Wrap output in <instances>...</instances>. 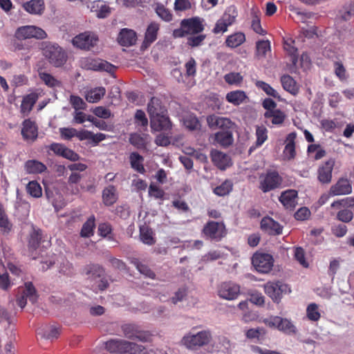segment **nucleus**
<instances>
[{
    "label": "nucleus",
    "instance_id": "nucleus-1",
    "mask_svg": "<svg viewBox=\"0 0 354 354\" xmlns=\"http://www.w3.org/2000/svg\"><path fill=\"white\" fill-rule=\"evenodd\" d=\"M204 29V19L199 17H192L182 19L180 27L173 30L172 36L174 38H183L201 33Z\"/></svg>",
    "mask_w": 354,
    "mask_h": 354
},
{
    "label": "nucleus",
    "instance_id": "nucleus-2",
    "mask_svg": "<svg viewBox=\"0 0 354 354\" xmlns=\"http://www.w3.org/2000/svg\"><path fill=\"white\" fill-rule=\"evenodd\" d=\"M105 348L110 353L119 354H147L143 346L124 339H112L105 343Z\"/></svg>",
    "mask_w": 354,
    "mask_h": 354
},
{
    "label": "nucleus",
    "instance_id": "nucleus-3",
    "mask_svg": "<svg viewBox=\"0 0 354 354\" xmlns=\"http://www.w3.org/2000/svg\"><path fill=\"white\" fill-rule=\"evenodd\" d=\"M310 40V30L302 28V31H299V35L296 39H287L284 41L283 48L290 56L291 62L295 64L298 59V48H303L306 44L308 45Z\"/></svg>",
    "mask_w": 354,
    "mask_h": 354
},
{
    "label": "nucleus",
    "instance_id": "nucleus-4",
    "mask_svg": "<svg viewBox=\"0 0 354 354\" xmlns=\"http://www.w3.org/2000/svg\"><path fill=\"white\" fill-rule=\"evenodd\" d=\"M212 340V334L209 330H202L196 334L189 333L185 335L181 342L190 350H197L208 344Z\"/></svg>",
    "mask_w": 354,
    "mask_h": 354
},
{
    "label": "nucleus",
    "instance_id": "nucleus-5",
    "mask_svg": "<svg viewBox=\"0 0 354 354\" xmlns=\"http://www.w3.org/2000/svg\"><path fill=\"white\" fill-rule=\"evenodd\" d=\"M202 234L207 240L219 242L226 236L227 230L223 222L209 221L203 226Z\"/></svg>",
    "mask_w": 354,
    "mask_h": 354
},
{
    "label": "nucleus",
    "instance_id": "nucleus-6",
    "mask_svg": "<svg viewBox=\"0 0 354 354\" xmlns=\"http://www.w3.org/2000/svg\"><path fill=\"white\" fill-rule=\"evenodd\" d=\"M43 54L48 62L55 67L63 66L67 60L65 51L57 44H46L43 48Z\"/></svg>",
    "mask_w": 354,
    "mask_h": 354
},
{
    "label": "nucleus",
    "instance_id": "nucleus-7",
    "mask_svg": "<svg viewBox=\"0 0 354 354\" xmlns=\"http://www.w3.org/2000/svg\"><path fill=\"white\" fill-rule=\"evenodd\" d=\"M282 182L283 178L277 171L268 170L260 176L259 189L266 193L279 188Z\"/></svg>",
    "mask_w": 354,
    "mask_h": 354
},
{
    "label": "nucleus",
    "instance_id": "nucleus-8",
    "mask_svg": "<svg viewBox=\"0 0 354 354\" xmlns=\"http://www.w3.org/2000/svg\"><path fill=\"white\" fill-rule=\"evenodd\" d=\"M263 323L266 326L270 328H276L287 335H294L297 331L295 326L290 320L279 316H272L266 318L263 320Z\"/></svg>",
    "mask_w": 354,
    "mask_h": 354
},
{
    "label": "nucleus",
    "instance_id": "nucleus-9",
    "mask_svg": "<svg viewBox=\"0 0 354 354\" xmlns=\"http://www.w3.org/2000/svg\"><path fill=\"white\" fill-rule=\"evenodd\" d=\"M266 294L275 303H279L283 295L290 292L288 286L281 281H269L264 286Z\"/></svg>",
    "mask_w": 354,
    "mask_h": 354
},
{
    "label": "nucleus",
    "instance_id": "nucleus-10",
    "mask_svg": "<svg viewBox=\"0 0 354 354\" xmlns=\"http://www.w3.org/2000/svg\"><path fill=\"white\" fill-rule=\"evenodd\" d=\"M252 264L261 273H268L272 268L274 259L268 253L255 252L252 257Z\"/></svg>",
    "mask_w": 354,
    "mask_h": 354
},
{
    "label": "nucleus",
    "instance_id": "nucleus-11",
    "mask_svg": "<svg viewBox=\"0 0 354 354\" xmlns=\"http://www.w3.org/2000/svg\"><path fill=\"white\" fill-rule=\"evenodd\" d=\"M99 38L97 35L90 31H86L76 35L73 39V45L82 50H91L96 46Z\"/></svg>",
    "mask_w": 354,
    "mask_h": 354
},
{
    "label": "nucleus",
    "instance_id": "nucleus-12",
    "mask_svg": "<svg viewBox=\"0 0 354 354\" xmlns=\"http://www.w3.org/2000/svg\"><path fill=\"white\" fill-rule=\"evenodd\" d=\"M15 36L18 39L35 38L42 39L47 37L46 32L41 28L35 26H24L18 28Z\"/></svg>",
    "mask_w": 354,
    "mask_h": 354
},
{
    "label": "nucleus",
    "instance_id": "nucleus-13",
    "mask_svg": "<svg viewBox=\"0 0 354 354\" xmlns=\"http://www.w3.org/2000/svg\"><path fill=\"white\" fill-rule=\"evenodd\" d=\"M122 330L127 338L132 340L146 342L151 339V335L148 332L140 330L136 324H124L122 326Z\"/></svg>",
    "mask_w": 354,
    "mask_h": 354
},
{
    "label": "nucleus",
    "instance_id": "nucleus-14",
    "mask_svg": "<svg viewBox=\"0 0 354 354\" xmlns=\"http://www.w3.org/2000/svg\"><path fill=\"white\" fill-rule=\"evenodd\" d=\"M239 294L240 286L231 281L223 282L218 288V296L227 300H234L237 298Z\"/></svg>",
    "mask_w": 354,
    "mask_h": 354
},
{
    "label": "nucleus",
    "instance_id": "nucleus-15",
    "mask_svg": "<svg viewBox=\"0 0 354 354\" xmlns=\"http://www.w3.org/2000/svg\"><path fill=\"white\" fill-rule=\"evenodd\" d=\"M41 240V230L39 228L36 229L33 227L32 232L29 234L28 240V252L30 253V256H31L33 259H37L39 258V254L37 255V250L39 248Z\"/></svg>",
    "mask_w": 354,
    "mask_h": 354
},
{
    "label": "nucleus",
    "instance_id": "nucleus-16",
    "mask_svg": "<svg viewBox=\"0 0 354 354\" xmlns=\"http://www.w3.org/2000/svg\"><path fill=\"white\" fill-rule=\"evenodd\" d=\"M207 122L209 128H219L223 129V131H230L234 125L230 119L214 114L207 117Z\"/></svg>",
    "mask_w": 354,
    "mask_h": 354
},
{
    "label": "nucleus",
    "instance_id": "nucleus-17",
    "mask_svg": "<svg viewBox=\"0 0 354 354\" xmlns=\"http://www.w3.org/2000/svg\"><path fill=\"white\" fill-rule=\"evenodd\" d=\"M21 133L24 140L32 142L36 140L38 136V127L35 122L30 118L24 120L22 122Z\"/></svg>",
    "mask_w": 354,
    "mask_h": 354
},
{
    "label": "nucleus",
    "instance_id": "nucleus-18",
    "mask_svg": "<svg viewBox=\"0 0 354 354\" xmlns=\"http://www.w3.org/2000/svg\"><path fill=\"white\" fill-rule=\"evenodd\" d=\"M160 28V25L156 21H151L149 24L145 32L142 48L149 47L157 39Z\"/></svg>",
    "mask_w": 354,
    "mask_h": 354
},
{
    "label": "nucleus",
    "instance_id": "nucleus-19",
    "mask_svg": "<svg viewBox=\"0 0 354 354\" xmlns=\"http://www.w3.org/2000/svg\"><path fill=\"white\" fill-rule=\"evenodd\" d=\"M352 192V185L347 178H340L337 182L330 188V195L332 196L346 195Z\"/></svg>",
    "mask_w": 354,
    "mask_h": 354
},
{
    "label": "nucleus",
    "instance_id": "nucleus-20",
    "mask_svg": "<svg viewBox=\"0 0 354 354\" xmlns=\"http://www.w3.org/2000/svg\"><path fill=\"white\" fill-rule=\"evenodd\" d=\"M151 127L156 131L162 130H169L171 127V123L167 113L158 114L150 118Z\"/></svg>",
    "mask_w": 354,
    "mask_h": 354
},
{
    "label": "nucleus",
    "instance_id": "nucleus-21",
    "mask_svg": "<svg viewBox=\"0 0 354 354\" xmlns=\"http://www.w3.org/2000/svg\"><path fill=\"white\" fill-rule=\"evenodd\" d=\"M297 196L298 193L295 189H287L281 192L279 200L286 209L293 210L297 204Z\"/></svg>",
    "mask_w": 354,
    "mask_h": 354
},
{
    "label": "nucleus",
    "instance_id": "nucleus-22",
    "mask_svg": "<svg viewBox=\"0 0 354 354\" xmlns=\"http://www.w3.org/2000/svg\"><path fill=\"white\" fill-rule=\"evenodd\" d=\"M117 40L121 46L129 47L136 44L137 34L133 30L122 28L118 34Z\"/></svg>",
    "mask_w": 354,
    "mask_h": 354
},
{
    "label": "nucleus",
    "instance_id": "nucleus-23",
    "mask_svg": "<svg viewBox=\"0 0 354 354\" xmlns=\"http://www.w3.org/2000/svg\"><path fill=\"white\" fill-rule=\"evenodd\" d=\"M334 165L335 160L329 159L319 167L318 169V180L322 183H329L331 181Z\"/></svg>",
    "mask_w": 354,
    "mask_h": 354
},
{
    "label": "nucleus",
    "instance_id": "nucleus-24",
    "mask_svg": "<svg viewBox=\"0 0 354 354\" xmlns=\"http://www.w3.org/2000/svg\"><path fill=\"white\" fill-rule=\"evenodd\" d=\"M212 161L218 169L224 170L231 165V158L226 153L218 150L211 152Z\"/></svg>",
    "mask_w": 354,
    "mask_h": 354
},
{
    "label": "nucleus",
    "instance_id": "nucleus-25",
    "mask_svg": "<svg viewBox=\"0 0 354 354\" xmlns=\"http://www.w3.org/2000/svg\"><path fill=\"white\" fill-rule=\"evenodd\" d=\"M288 9L292 12L294 20L299 24V26L304 25L301 26V30L300 31H302L303 27L309 30L308 23L310 19V14L307 12L302 11L300 8L292 5H290Z\"/></svg>",
    "mask_w": 354,
    "mask_h": 354
},
{
    "label": "nucleus",
    "instance_id": "nucleus-26",
    "mask_svg": "<svg viewBox=\"0 0 354 354\" xmlns=\"http://www.w3.org/2000/svg\"><path fill=\"white\" fill-rule=\"evenodd\" d=\"M261 227L263 230L271 235L282 233L281 225L270 217H264L261 221Z\"/></svg>",
    "mask_w": 354,
    "mask_h": 354
},
{
    "label": "nucleus",
    "instance_id": "nucleus-27",
    "mask_svg": "<svg viewBox=\"0 0 354 354\" xmlns=\"http://www.w3.org/2000/svg\"><path fill=\"white\" fill-rule=\"evenodd\" d=\"M147 112L151 118L158 114L167 113V110L162 104V101L159 98L153 97L147 104Z\"/></svg>",
    "mask_w": 354,
    "mask_h": 354
},
{
    "label": "nucleus",
    "instance_id": "nucleus-28",
    "mask_svg": "<svg viewBox=\"0 0 354 354\" xmlns=\"http://www.w3.org/2000/svg\"><path fill=\"white\" fill-rule=\"evenodd\" d=\"M102 202L106 206H111L118 199L117 189L114 185H110L106 187L102 191Z\"/></svg>",
    "mask_w": 354,
    "mask_h": 354
},
{
    "label": "nucleus",
    "instance_id": "nucleus-29",
    "mask_svg": "<svg viewBox=\"0 0 354 354\" xmlns=\"http://www.w3.org/2000/svg\"><path fill=\"white\" fill-rule=\"evenodd\" d=\"M38 100V95L36 93H31L23 97L20 111L24 115H28L32 111L34 105Z\"/></svg>",
    "mask_w": 354,
    "mask_h": 354
},
{
    "label": "nucleus",
    "instance_id": "nucleus-30",
    "mask_svg": "<svg viewBox=\"0 0 354 354\" xmlns=\"http://www.w3.org/2000/svg\"><path fill=\"white\" fill-rule=\"evenodd\" d=\"M24 10L32 15H41L45 10L44 0H30L23 4Z\"/></svg>",
    "mask_w": 354,
    "mask_h": 354
},
{
    "label": "nucleus",
    "instance_id": "nucleus-31",
    "mask_svg": "<svg viewBox=\"0 0 354 354\" xmlns=\"http://www.w3.org/2000/svg\"><path fill=\"white\" fill-rule=\"evenodd\" d=\"M84 272L88 277V279L93 281L97 278L103 277L105 270L104 268L99 264L90 263L84 267Z\"/></svg>",
    "mask_w": 354,
    "mask_h": 354
},
{
    "label": "nucleus",
    "instance_id": "nucleus-32",
    "mask_svg": "<svg viewBox=\"0 0 354 354\" xmlns=\"http://www.w3.org/2000/svg\"><path fill=\"white\" fill-rule=\"evenodd\" d=\"M91 10L92 12H95L96 16L100 19L106 18L111 13L110 7L100 0L92 2Z\"/></svg>",
    "mask_w": 354,
    "mask_h": 354
},
{
    "label": "nucleus",
    "instance_id": "nucleus-33",
    "mask_svg": "<svg viewBox=\"0 0 354 354\" xmlns=\"http://www.w3.org/2000/svg\"><path fill=\"white\" fill-rule=\"evenodd\" d=\"M295 139L296 133L293 132L289 133L286 137V146L283 149V155L288 160L292 159L295 156Z\"/></svg>",
    "mask_w": 354,
    "mask_h": 354
},
{
    "label": "nucleus",
    "instance_id": "nucleus-34",
    "mask_svg": "<svg viewBox=\"0 0 354 354\" xmlns=\"http://www.w3.org/2000/svg\"><path fill=\"white\" fill-rule=\"evenodd\" d=\"M266 334V330L262 327L250 328L245 332L246 338L259 344L264 340Z\"/></svg>",
    "mask_w": 354,
    "mask_h": 354
},
{
    "label": "nucleus",
    "instance_id": "nucleus-35",
    "mask_svg": "<svg viewBox=\"0 0 354 354\" xmlns=\"http://www.w3.org/2000/svg\"><path fill=\"white\" fill-rule=\"evenodd\" d=\"M129 161L131 167L133 170L142 174L146 172L143 165L144 158L138 152H132L130 153Z\"/></svg>",
    "mask_w": 354,
    "mask_h": 354
},
{
    "label": "nucleus",
    "instance_id": "nucleus-36",
    "mask_svg": "<svg viewBox=\"0 0 354 354\" xmlns=\"http://www.w3.org/2000/svg\"><path fill=\"white\" fill-rule=\"evenodd\" d=\"M139 236L140 241L147 245H153L156 242L153 231L148 226H142L140 227Z\"/></svg>",
    "mask_w": 354,
    "mask_h": 354
},
{
    "label": "nucleus",
    "instance_id": "nucleus-37",
    "mask_svg": "<svg viewBox=\"0 0 354 354\" xmlns=\"http://www.w3.org/2000/svg\"><path fill=\"white\" fill-rule=\"evenodd\" d=\"M215 141L220 145L227 147L233 143V135L232 131H221L215 133Z\"/></svg>",
    "mask_w": 354,
    "mask_h": 354
},
{
    "label": "nucleus",
    "instance_id": "nucleus-38",
    "mask_svg": "<svg viewBox=\"0 0 354 354\" xmlns=\"http://www.w3.org/2000/svg\"><path fill=\"white\" fill-rule=\"evenodd\" d=\"M105 93L106 89L104 87H96L88 91L85 95V98L89 103H96L104 96Z\"/></svg>",
    "mask_w": 354,
    "mask_h": 354
},
{
    "label": "nucleus",
    "instance_id": "nucleus-39",
    "mask_svg": "<svg viewBox=\"0 0 354 354\" xmlns=\"http://www.w3.org/2000/svg\"><path fill=\"white\" fill-rule=\"evenodd\" d=\"M264 117L268 120H270L271 123L273 125L282 124L286 118L285 113L279 109L266 111L264 113Z\"/></svg>",
    "mask_w": 354,
    "mask_h": 354
},
{
    "label": "nucleus",
    "instance_id": "nucleus-40",
    "mask_svg": "<svg viewBox=\"0 0 354 354\" xmlns=\"http://www.w3.org/2000/svg\"><path fill=\"white\" fill-rule=\"evenodd\" d=\"M245 41V34L241 32H237L227 37L225 44L230 48H234L241 46Z\"/></svg>",
    "mask_w": 354,
    "mask_h": 354
},
{
    "label": "nucleus",
    "instance_id": "nucleus-41",
    "mask_svg": "<svg viewBox=\"0 0 354 354\" xmlns=\"http://www.w3.org/2000/svg\"><path fill=\"white\" fill-rule=\"evenodd\" d=\"M257 140L254 145L250 148V151L254 150L257 147H260L268 139V130L267 129L261 125L257 126L255 133Z\"/></svg>",
    "mask_w": 354,
    "mask_h": 354
},
{
    "label": "nucleus",
    "instance_id": "nucleus-42",
    "mask_svg": "<svg viewBox=\"0 0 354 354\" xmlns=\"http://www.w3.org/2000/svg\"><path fill=\"white\" fill-rule=\"evenodd\" d=\"M183 124L189 131L200 130L201 124L196 115L189 113L183 117Z\"/></svg>",
    "mask_w": 354,
    "mask_h": 354
},
{
    "label": "nucleus",
    "instance_id": "nucleus-43",
    "mask_svg": "<svg viewBox=\"0 0 354 354\" xmlns=\"http://www.w3.org/2000/svg\"><path fill=\"white\" fill-rule=\"evenodd\" d=\"M25 169L28 174H41L47 169L46 166L36 160H29L25 163Z\"/></svg>",
    "mask_w": 354,
    "mask_h": 354
},
{
    "label": "nucleus",
    "instance_id": "nucleus-44",
    "mask_svg": "<svg viewBox=\"0 0 354 354\" xmlns=\"http://www.w3.org/2000/svg\"><path fill=\"white\" fill-rule=\"evenodd\" d=\"M246 97L247 96L245 93L239 90L230 91L227 93L225 97L226 100L228 102L235 106H238L243 103Z\"/></svg>",
    "mask_w": 354,
    "mask_h": 354
},
{
    "label": "nucleus",
    "instance_id": "nucleus-45",
    "mask_svg": "<svg viewBox=\"0 0 354 354\" xmlns=\"http://www.w3.org/2000/svg\"><path fill=\"white\" fill-rule=\"evenodd\" d=\"M82 175L77 172H72L68 178V188L71 194L77 195L80 194V189L77 183L82 179Z\"/></svg>",
    "mask_w": 354,
    "mask_h": 354
},
{
    "label": "nucleus",
    "instance_id": "nucleus-46",
    "mask_svg": "<svg viewBox=\"0 0 354 354\" xmlns=\"http://www.w3.org/2000/svg\"><path fill=\"white\" fill-rule=\"evenodd\" d=\"M237 16L238 12L236 7L234 6H230L225 9L221 19L227 26H230L235 22Z\"/></svg>",
    "mask_w": 354,
    "mask_h": 354
},
{
    "label": "nucleus",
    "instance_id": "nucleus-47",
    "mask_svg": "<svg viewBox=\"0 0 354 354\" xmlns=\"http://www.w3.org/2000/svg\"><path fill=\"white\" fill-rule=\"evenodd\" d=\"M147 138L146 134L132 133L129 137V142L138 149H145L147 145Z\"/></svg>",
    "mask_w": 354,
    "mask_h": 354
},
{
    "label": "nucleus",
    "instance_id": "nucleus-48",
    "mask_svg": "<svg viewBox=\"0 0 354 354\" xmlns=\"http://www.w3.org/2000/svg\"><path fill=\"white\" fill-rule=\"evenodd\" d=\"M281 82L284 90L295 95L297 93L296 82L289 75H284L281 77Z\"/></svg>",
    "mask_w": 354,
    "mask_h": 354
},
{
    "label": "nucleus",
    "instance_id": "nucleus-49",
    "mask_svg": "<svg viewBox=\"0 0 354 354\" xmlns=\"http://www.w3.org/2000/svg\"><path fill=\"white\" fill-rule=\"evenodd\" d=\"M131 263H132L141 274L150 279H155L156 274L153 271H152L148 266L142 263L138 259H132Z\"/></svg>",
    "mask_w": 354,
    "mask_h": 354
},
{
    "label": "nucleus",
    "instance_id": "nucleus-50",
    "mask_svg": "<svg viewBox=\"0 0 354 354\" xmlns=\"http://www.w3.org/2000/svg\"><path fill=\"white\" fill-rule=\"evenodd\" d=\"M233 187V184L230 180H226L222 183L220 185L216 187L214 189V193L219 196H224L229 194Z\"/></svg>",
    "mask_w": 354,
    "mask_h": 354
},
{
    "label": "nucleus",
    "instance_id": "nucleus-51",
    "mask_svg": "<svg viewBox=\"0 0 354 354\" xmlns=\"http://www.w3.org/2000/svg\"><path fill=\"white\" fill-rule=\"evenodd\" d=\"M95 227V217H90L84 224L80 234L82 237H90L93 234Z\"/></svg>",
    "mask_w": 354,
    "mask_h": 354
},
{
    "label": "nucleus",
    "instance_id": "nucleus-52",
    "mask_svg": "<svg viewBox=\"0 0 354 354\" xmlns=\"http://www.w3.org/2000/svg\"><path fill=\"white\" fill-rule=\"evenodd\" d=\"M331 207H333V208L342 207L344 209L350 208V209L354 210V198L348 197L345 199L334 201L331 204Z\"/></svg>",
    "mask_w": 354,
    "mask_h": 354
},
{
    "label": "nucleus",
    "instance_id": "nucleus-53",
    "mask_svg": "<svg viewBox=\"0 0 354 354\" xmlns=\"http://www.w3.org/2000/svg\"><path fill=\"white\" fill-rule=\"evenodd\" d=\"M39 77L46 86L50 88H53L59 85V82L56 80L52 75L48 73L39 71Z\"/></svg>",
    "mask_w": 354,
    "mask_h": 354
},
{
    "label": "nucleus",
    "instance_id": "nucleus-54",
    "mask_svg": "<svg viewBox=\"0 0 354 354\" xmlns=\"http://www.w3.org/2000/svg\"><path fill=\"white\" fill-rule=\"evenodd\" d=\"M156 13L163 21L169 22L172 20L173 15L170 10L162 4H158L156 8Z\"/></svg>",
    "mask_w": 354,
    "mask_h": 354
},
{
    "label": "nucleus",
    "instance_id": "nucleus-55",
    "mask_svg": "<svg viewBox=\"0 0 354 354\" xmlns=\"http://www.w3.org/2000/svg\"><path fill=\"white\" fill-rule=\"evenodd\" d=\"M22 293L27 297L32 303L36 302L37 299V291L32 282L25 283V288Z\"/></svg>",
    "mask_w": 354,
    "mask_h": 354
},
{
    "label": "nucleus",
    "instance_id": "nucleus-56",
    "mask_svg": "<svg viewBox=\"0 0 354 354\" xmlns=\"http://www.w3.org/2000/svg\"><path fill=\"white\" fill-rule=\"evenodd\" d=\"M255 85L257 88L262 89L268 95L274 98L279 99L280 97L277 91H275L270 84L263 81H257Z\"/></svg>",
    "mask_w": 354,
    "mask_h": 354
},
{
    "label": "nucleus",
    "instance_id": "nucleus-57",
    "mask_svg": "<svg viewBox=\"0 0 354 354\" xmlns=\"http://www.w3.org/2000/svg\"><path fill=\"white\" fill-rule=\"evenodd\" d=\"M28 193L35 198H39L42 195V190L40 185L37 181H30L26 187Z\"/></svg>",
    "mask_w": 354,
    "mask_h": 354
},
{
    "label": "nucleus",
    "instance_id": "nucleus-58",
    "mask_svg": "<svg viewBox=\"0 0 354 354\" xmlns=\"http://www.w3.org/2000/svg\"><path fill=\"white\" fill-rule=\"evenodd\" d=\"M314 138L311 135V155H313L315 160H318L324 158L326 156V152L324 148L321 145L312 144Z\"/></svg>",
    "mask_w": 354,
    "mask_h": 354
},
{
    "label": "nucleus",
    "instance_id": "nucleus-59",
    "mask_svg": "<svg viewBox=\"0 0 354 354\" xmlns=\"http://www.w3.org/2000/svg\"><path fill=\"white\" fill-rule=\"evenodd\" d=\"M187 44L191 47H197L203 44L206 38V35L199 33L194 35H189Z\"/></svg>",
    "mask_w": 354,
    "mask_h": 354
},
{
    "label": "nucleus",
    "instance_id": "nucleus-60",
    "mask_svg": "<svg viewBox=\"0 0 354 354\" xmlns=\"http://www.w3.org/2000/svg\"><path fill=\"white\" fill-rule=\"evenodd\" d=\"M101 59L86 58L82 61L83 67L88 70L100 71Z\"/></svg>",
    "mask_w": 354,
    "mask_h": 354
},
{
    "label": "nucleus",
    "instance_id": "nucleus-61",
    "mask_svg": "<svg viewBox=\"0 0 354 354\" xmlns=\"http://www.w3.org/2000/svg\"><path fill=\"white\" fill-rule=\"evenodd\" d=\"M257 55L261 57H265L268 51L270 50V44L268 40H261L257 42Z\"/></svg>",
    "mask_w": 354,
    "mask_h": 354
},
{
    "label": "nucleus",
    "instance_id": "nucleus-62",
    "mask_svg": "<svg viewBox=\"0 0 354 354\" xmlns=\"http://www.w3.org/2000/svg\"><path fill=\"white\" fill-rule=\"evenodd\" d=\"M149 195L156 199L162 200L165 196V192L160 188L158 185L151 183L149 187Z\"/></svg>",
    "mask_w": 354,
    "mask_h": 354
},
{
    "label": "nucleus",
    "instance_id": "nucleus-63",
    "mask_svg": "<svg viewBox=\"0 0 354 354\" xmlns=\"http://www.w3.org/2000/svg\"><path fill=\"white\" fill-rule=\"evenodd\" d=\"M337 218L342 222L348 223L353 218V213L351 209H344L339 210L337 214Z\"/></svg>",
    "mask_w": 354,
    "mask_h": 354
},
{
    "label": "nucleus",
    "instance_id": "nucleus-64",
    "mask_svg": "<svg viewBox=\"0 0 354 354\" xmlns=\"http://www.w3.org/2000/svg\"><path fill=\"white\" fill-rule=\"evenodd\" d=\"M225 81L229 84H239L243 80V77L239 73H230L224 76Z\"/></svg>",
    "mask_w": 354,
    "mask_h": 354
}]
</instances>
